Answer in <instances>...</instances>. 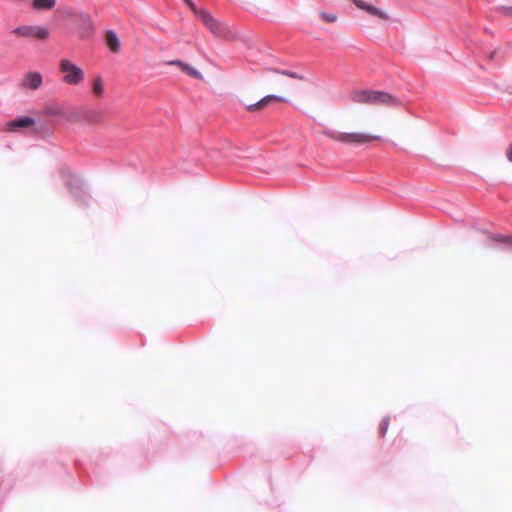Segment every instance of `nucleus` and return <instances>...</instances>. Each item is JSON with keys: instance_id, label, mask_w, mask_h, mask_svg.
<instances>
[{"instance_id": "1", "label": "nucleus", "mask_w": 512, "mask_h": 512, "mask_svg": "<svg viewBox=\"0 0 512 512\" xmlns=\"http://www.w3.org/2000/svg\"><path fill=\"white\" fill-rule=\"evenodd\" d=\"M60 174L73 197L82 205H88L91 195L83 179L73 174L69 167H62Z\"/></svg>"}, {"instance_id": "2", "label": "nucleus", "mask_w": 512, "mask_h": 512, "mask_svg": "<svg viewBox=\"0 0 512 512\" xmlns=\"http://www.w3.org/2000/svg\"><path fill=\"white\" fill-rule=\"evenodd\" d=\"M352 99L354 102L358 103H371V104H386V105H395L397 104V99L383 91H374V90H364L360 92H355L352 95Z\"/></svg>"}, {"instance_id": "3", "label": "nucleus", "mask_w": 512, "mask_h": 512, "mask_svg": "<svg viewBox=\"0 0 512 512\" xmlns=\"http://www.w3.org/2000/svg\"><path fill=\"white\" fill-rule=\"evenodd\" d=\"M323 134L327 137L341 142L345 144H355L360 145L363 143H367L373 139H378V136H371L366 133H360V132H353V133H347V132H338L332 129H325L323 131Z\"/></svg>"}, {"instance_id": "4", "label": "nucleus", "mask_w": 512, "mask_h": 512, "mask_svg": "<svg viewBox=\"0 0 512 512\" xmlns=\"http://www.w3.org/2000/svg\"><path fill=\"white\" fill-rule=\"evenodd\" d=\"M59 70L64 74L63 81L69 85H78L84 79V71L69 59H62Z\"/></svg>"}, {"instance_id": "5", "label": "nucleus", "mask_w": 512, "mask_h": 512, "mask_svg": "<svg viewBox=\"0 0 512 512\" xmlns=\"http://www.w3.org/2000/svg\"><path fill=\"white\" fill-rule=\"evenodd\" d=\"M197 17L204 23V25L210 30L216 37H225L228 30L227 27L216 20L211 13L206 9H198L195 11Z\"/></svg>"}, {"instance_id": "6", "label": "nucleus", "mask_w": 512, "mask_h": 512, "mask_svg": "<svg viewBox=\"0 0 512 512\" xmlns=\"http://www.w3.org/2000/svg\"><path fill=\"white\" fill-rule=\"evenodd\" d=\"M12 32L21 37H35L41 40L48 38L50 35L49 30L43 26H18Z\"/></svg>"}, {"instance_id": "7", "label": "nucleus", "mask_w": 512, "mask_h": 512, "mask_svg": "<svg viewBox=\"0 0 512 512\" xmlns=\"http://www.w3.org/2000/svg\"><path fill=\"white\" fill-rule=\"evenodd\" d=\"M78 31L81 38H88L93 33V24L91 18L86 13H81L79 16Z\"/></svg>"}, {"instance_id": "8", "label": "nucleus", "mask_w": 512, "mask_h": 512, "mask_svg": "<svg viewBox=\"0 0 512 512\" xmlns=\"http://www.w3.org/2000/svg\"><path fill=\"white\" fill-rule=\"evenodd\" d=\"M35 124V119L30 116H18L7 123L8 131H16L21 128H29Z\"/></svg>"}, {"instance_id": "9", "label": "nucleus", "mask_w": 512, "mask_h": 512, "mask_svg": "<svg viewBox=\"0 0 512 512\" xmlns=\"http://www.w3.org/2000/svg\"><path fill=\"white\" fill-rule=\"evenodd\" d=\"M271 101L286 102L287 99L284 98V97L275 95V94H269V95L264 96L259 101L255 102L253 104L247 105L246 108H247L248 111L254 112L256 110H259V109L267 106Z\"/></svg>"}, {"instance_id": "10", "label": "nucleus", "mask_w": 512, "mask_h": 512, "mask_svg": "<svg viewBox=\"0 0 512 512\" xmlns=\"http://www.w3.org/2000/svg\"><path fill=\"white\" fill-rule=\"evenodd\" d=\"M271 101L286 102L287 99L284 98V97L275 95V94H269V95L264 96L259 101L255 102L253 104L247 105L246 108H247L248 111L254 112L256 110H259V109L267 106Z\"/></svg>"}, {"instance_id": "11", "label": "nucleus", "mask_w": 512, "mask_h": 512, "mask_svg": "<svg viewBox=\"0 0 512 512\" xmlns=\"http://www.w3.org/2000/svg\"><path fill=\"white\" fill-rule=\"evenodd\" d=\"M271 101L286 102L287 99L284 98V97L275 95V94H269V95L264 96L259 101L255 102L253 104L247 105L246 108H247L248 111L254 112L256 110H259V109L267 106Z\"/></svg>"}, {"instance_id": "12", "label": "nucleus", "mask_w": 512, "mask_h": 512, "mask_svg": "<svg viewBox=\"0 0 512 512\" xmlns=\"http://www.w3.org/2000/svg\"><path fill=\"white\" fill-rule=\"evenodd\" d=\"M271 101L286 102L287 99L284 98V97L275 95V94H269V95L264 96L259 101L255 102L253 104L247 105L246 108H247L248 111L254 112L256 110H259V109L267 106Z\"/></svg>"}, {"instance_id": "13", "label": "nucleus", "mask_w": 512, "mask_h": 512, "mask_svg": "<svg viewBox=\"0 0 512 512\" xmlns=\"http://www.w3.org/2000/svg\"><path fill=\"white\" fill-rule=\"evenodd\" d=\"M42 84V75L39 72H29L22 81V86L33 90L38 89Z\"/></svg>"}, {"instance_id": "14", "label": "nucleus", "mask_w": 512, "mask_h": 512, "mask_svg": "<svg viewBox=\"0 0 512 512\" xmlns=\"http://www.w3.org/2000/svg\"><path fill=\"white\" fill-rule=\"evenodd\" d=\"M353 2L359 9H362L371 15L377 16L384 20L388 19V15L384 11L376 8L373 5L365 3L363 0H353Z\"/></svg>"}, {"instance_id": "15", "label": "nucleus", "mask_w": 512, "mask_h": 512, "mask_svg": "<svg viewBox=\"0 0 512 512\" xmlns=\"http://www.w3.org/2000/svg\"><path fill=\"white\" fill-rule=\"evenodd\" d=\"M105 41H106L107 46L109 47V49L112 52L116 53L120 50V47H121L120 39L113 29H108L106 31Z\"/></svg>"}, {"instance_id": "16", "label": "nucleus", "mask_w": 512, "mask_h": 512, "mask_svg": "<svg viewBox=\"0 0 512 512\" xmlns=\"http://www.w3.org/2000/svg\"><path fill=\"white\" fill-rule=\"evenodd\" d=\"M170 65H177L181 67L182 71L186 72L188 75L195 79H203V75L200 71L190 66L188 63H185L181 60H172L169 62Z\"/></svg>"}, {"instance_id": "17", "label": "nucleus", "mask_w": 512, "mask_h": 512, "mask_svg": "<svg viewBox=\"0 0 512 512\" xmlns=\"http://www.w3.org/2000/svg\"><path fill=\"white\" fill-rule=\"evenodd\" d=\"M56 0H32L31 6L35 11L51 10L55 7Z\"/></svg>"}, {"instance_id": "18", "label": "nucleus", "mask_w": 512, "mask_h": 512, "mask_svg": "<svg viewBox=\"0 0 512 512\" xmlns=\"http://www.w3.org/2000/svg\"><path fill=\"white\" fill-rule=\"evenodd\" d=\"M44 112L46 115H49V116L63 117V118L67 117V113H66L65 109L61 106H56V105L46 106Z\"/></svg>"}, {"instance_id": "19", "label": "nucleus", "mask_w": 512, "mask_h": 512, "mask_svg": "<svg viewBox=\"0 0 512 512\" xmlns=\"http://www.w3.org/2000/svg\"><path fill=\"white\" fill-rule=\"evenodd\" d=\"M489 237L495 242L505 243L509 246H512V236H505L502 234H490Z\"/></svg>"}, {"instance_id": "20", "label": "nucleus", "mask_w": 512, "mask_h": 512, "mask_svg": "<svg viewBox=\"0 0 512 512\" xmlns=\"http://www.w3.org/2000/svg\"><path fill=\"white\" fill-rule=\"evenodd\" d=\"M103 81L100 76H97L92 83V90L95 95H101L103 93Z\"/></svg>"}, {"instance_id": "21", "label": "nucleus", "mask_w": 512, "mask_h": 512, "mask_svg": "<svg viewBox=\"0 0 512 512\" xmlns=\"http://www.w3.org/2000/svg\"><path fill=\"white\" fill-rule=\"evenodd\" d=\"M389 422H390V417L389 416H385L380 424H379V434L381 437H384L388 431V427H389Z\"/></svg>"}, {"instance_id": "22", "label": "nucleus", "mask_w": 512, "mask_h": 512, "mask_svg": "<svg viewBox=\"0 0 512 512\" xmlns=\"http://www.w3.org/2000/svg\"><path fill=\"white\" fill-rule=\"evenodd\" d=\"M275 72L277 73H280L282 75H285V76H288L290 78H294V79H299V80H303L304 77L294 71H291V70H279V69H275Z\"/></svg>"}, {"instance_id": "23", "label": "nucleus", "mask_w": 512, "mask_h": 512, "mask_svg": "<svg viewBox=\"0 0 512 512\" xmlns=\"http://www.w3.org/2000/svg\"><path fill=\"white\" fill-rule=\"evenodd\" d=\"M320 18L328 23H333L337 20V15L335 13L328 12H320Z\"/></svg>"}, {"instance_id": "24", "label": "nucleus", "mask_w": 512, "mask_h": 512, "mask_svg": "<svg viewBox=\"0 0 512 512\" xmlns=\"http://www.w3.org/2000/svg\"><path fill=\"white\" fill-rule=\"evenodd\" d=\"M498 11H501L505 16L512 18V6H499Z\"/></svg>"}, {"instance_id": "25", "label": "nucleus", "mask_w": 512, "mask_h": 512, "mask_svg": "<svg viewBox=\"0 0 512 512\" xmlns=\"http://www.w3.org/2000/svg\"><path fill=\"white\" fill-rule=\"evenodd\" d=\"M506 155H507L508 160H509L510 162H512V143L510 144V146H509V148H508V150H507Z\"/></svg>"}, {"instance_id": "26", "label": "nucleus", "mask_w": 512, "mask_h": 512, "mask_svg": "<svg viewBox=\"0 0 512 512\" xmlns=\"http://www.w3.org/2000/svg\"><path fill=\"white\" fill-rule=\"evenodd\" d=\"M184 1H185V3H187L191 8H193V9H194V11H197V10L195 9V7H194V3L192 2V0H184Z\"/></svg>"}, {"instance_id": "27", "label": "nucleus", "mask_w": 512, "mask_h": 512, "mask_svg": "<svg viewBox=\"0 0 512 512\" xmlns=\"http://www.w3.org/2000/svg\"><path fill=\"white\" fill-rule=\"evenodd\" d=\"M495 55H496V51L491 52L490 53V58L493 59L495 57Z\"/></svg>"}]
</instances>
